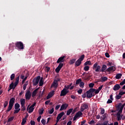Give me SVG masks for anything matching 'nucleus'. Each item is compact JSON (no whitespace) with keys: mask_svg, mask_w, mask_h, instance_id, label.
Returning a JSON list of instances; mask_svg holds the SVG:
<instances>
[{"mask_svg":"<svg viewBox=\"0 0 125 125\" xmlns=\"http://www.w3.org/2000/svg\"><path fill=\"white\" fill-rule=\"evenodd\" d=\"M108 80V78L106 77H104L101 78V80L100 81L101 83H103L104 82H106Z\"/></svg>","mask_w":125,"mask_h":125,"instance_id":"4be33fe9","label":"nucleus"},{"mask_svg":"<svg viewBox=\"0 0 125 125\" xmlns=\"http://www.w3.org/2000/svg\"><path fill=\"white\" fill-rule=\"evenodd\" d=\"M14 119V117H10L8 119V122L9 123V122H11L12 121H13Z\"/></svg>","mask_w":125,"mask_h":125,"instance_id":"a18cd8bd","label":"nucleus"},{"mask_svg":"<svg viewBox=\"0 0 125 125\" xmlns=\"http://www.w3.org/2000/svg\"><path fill=\"white\" fill-rule=\"evenodd\" d=\"M82 64V61H80V60H78L75 62V66L76 67H79Z\"/></svg>","mask_w":125,"mask_h":125,"instance_id":"a211bd4d","label":"nucleus"},{"mask_svg":"<svg viewBox=\"0 0 125 125\" xmlns=\"http://www.w3.org/2000/svg\"><path fill=\"white\" fill-rule=\"evenodd\" d=\"M15 109H20V104H15Z\"/></svg>","mask_w":125,"mask_h":125,"instance_id":"bb28decb","label":"nucleus"},{"mask_svg":"<svg viewBox=\"0 0 125 125\" xmlns=\"http://www.w3.org/2000/svg\"><path fill=\"white\" fill-rule=\"evenodd\" d=\"M124 94H125V92H121L119 93V95H120L121 96L124 95Z\"/></svg>","mask_w":125,"mask_h":125,"instance_id":"13d9d810","label":"nucleus"},{"mask_svg":"<svg viewBox=\"0 0 125 125\" xmlns=\"http://www.w3.org/2000/svg\"><path fill=\"white\" fill-rule=\"evenodd\" d=\"M72 125V121H69L67 123V125Z\"/></svg>","mask_w":125,"mask_h":125,"instance_id":"774afa93","label":"nucleus"},{"mask_svg":"<svg viewBox=\"0 0 125 125\" xmlns=\"http://www.w3.org/2000/svg\"><path fill=\"white\" fill-rule=\"evenodd\" d=\"M63 67V63H60L59 66L56 68V73H59L60 71V70H61V68Z\"/></svg>","mask_w":125,"mask_h":125,"instance_id":"9d476101","label":"nucleus"},{"mask_svg":"<svg viewBox=\"0 0 125 125\" xmlns=\"http://www.w3.org/2000/svg\"><path fill=\"white\" fill-rule=\"evenodd\" d=\"M82 83V79H79L76 80V84H79Z\"/></svg>","mask_w":125,"mask_h":125,"instance_id":"72a5a7b5","label":"nucleus"},{"mask_svg":"<svg viewBox=\"0 0 125 125\" xmlns=\"http://www.w3.org/2000/svg\"><path fill=\"white\" fill-rule=\"evenodd\" d=\"M69 92L68 90H67L66 88H63V96H65L67 93Z\"/></svg>","mask_w":125,"mask_h":125,"instance_id":"412c9836","label":"nucleus"},{"mask_svg":"<svg viewBox=\"0 0 125 125\" xmlns=\"http://www.w3.org/2000/svg\"><path fill=\"white\" fill-rule=\"evenodd\" d=\"M106 114H104L103 115H102V116L101 117V120L102 121H104V120H105V119H106Z\"/></svg>","mask_w":125,"mask_h":125,"instance_id":"7c9ffc66","label":"nucleus"},{"mask_svg":"<svg viewBox=\"0 0 125 125\" xmlns=\"http://www.w3.org/2000/svg\"><path fill=\"white\" fill-rule=\"evenodd\" d=\"M68 104H63V110H66V109H67V108H68Z\"/></svg>","mask_w":125,"mask_h":125,"instance_id":"c85d7f7f","label":"nucleus"},{"mask_svg":"<svg viewBox=\"0 0 125 125\" xmlns=\"http://www.w3.org/2000/svg\"><path fill=\"white\" fill-rule=\"evenodd\" d=\"M94 124H95V121H94V120H91L89 123V125H94Z\"/></svg>","mask_w":125,"mask_h":125,"instance_id":"09e8293b","label":"nucleus"},{"mask_svg":"<svg viewBox=\"0 0 125 125\" xmlns=\"http://www.w3.org/2000/svg\"><path fill=\"white\" fill-rule=\"evenodd\" d=\"M16 46L18 47L19 49H24V45L21 42H18L16 43Z\"/></svg>","mask_w":125,"mask_h":125,"instance_id":"20e7f679","label":"nucleus"},{"mask_svg":"<svg viewBox=\"0 0 125 125\" xmlns=\"http://www.w3.org/2000/svg\"><path fill=\"white\" fill-rule=\"evenodd\" d=\"M122 76H123L122 73H118L116 74L115 78L117 79V80H119L122 78Z\"/></svg>","mask_w":125,"mask_h":125,"instance_id":"aec40b11","label":"nucleus"},{"mask_svg":"<svg viewBox=\"0 0 125 125\" xmlns=\"http://www.w3.org/2000/svg\"><path fill=\"white\" fill-rule=\"evenodd\" d=\"M99 91H99V90H98V89H97V90H96L95 91V94H98V93H99Z\"/></svg>","mask_w":125,"mask_h":125,"instance_id":"052dcab7","label":"nucleus"},{"mask_svg":"<svg viewBox=\"0 0 125 125\" xmlns=\"http://www.w3.org/2000/svg\"><path fill=\"white\" fill-rule=\"evenodd\" d=\"M104 113H105V110L104 109H102L101 111V114L102 115H103V114H104Z\"/></svg>","mask_w":125,"mask_h":125,"instance_id":"bf43d9fd","label":"nucleus"},{"mask_svg":"<svg viewBox=\"0 0 125 125\" xmlns=\"http://www.w3.org/2000/svg\"><path fill=\"white\" fill-rule=\"evenodd\" d=\"M54 112V109L53 108H52V109H51L48 111L49 114H52Z\"/></svg>","mask_w":125,"mask_h":125,"instance_id":"ea45409f","label":"nucleus"},{"mask_svg":"<svg viewBox=\"0 0 125 125\" xmlns=\"http://www.w3.org/2000/svg\"><path fill=\"white\" fill-rule=\"evenodd\" d=\"M57 85H58V83H57V81H54L53 83L52 84L51 87H56L57 86Z\"/></svg>","mask_w":125,"mask_h":125,"instance_id":"2eb2a0df","label":"nucleus"},{"mask_svg":"<svg viewBox=\"0 0 125 125\" xmlns=\"http://www.w3.org/2000/svg\"><path fill=\"white\" fill-rule=\"evenodd\" d=\"M75 62H76V59H72L70 60V64H71V65L74 64V63H75Z\"/></svg>","mask_w":125,"mask_h":125,"instance_id":"58836bf2","label":"nucleus"},{"mask_svg":"<svg viewBox=\"0 0 125 125\" xmlns=\"http://www.w3.org/2000/svg\"><path fill=\"white\" fill-rule=\"evenodd\" d=\"M34 109H35L34 107H32L31 106H30L29 108V111H28V113H32V112H33V111H34Z\"/></svg>","mask_w":125,"mask_h":125,"instance_id":"473e14b6","label":"nucleus"},{"mask_svg":"<svg viewBox=\"0 0 125 125\" xmlns=\"http://www.w3.org/2000/svg\"><path fill=\"white\" fill-rule=\"evenodd\" d=\"M102 88H103V85H102L101 86L99 87L98 90L100 91Z\"/></svg>","mask_w":125,"mask_h":125,"instance_id":"680f3d73","label":"nucleus"},{"mask_svg":"<svg viewBox=\"0 0 125 125\" xmlns=\"http://www.w3.org/2000/svg\"><path fill=\"white\" fill-rule=\"evenodd\" d=\"M106 69H107V65L105 64H103L102 66V68L101 69V72L102 73H104V72L106 71Z\"/></svg>","mask_w":125,"mask_h":125,"instance_id":"4468645a","label":"nucleus"},{"mask_svg":"<svg viewBox=\"0 0 125 125\" xmlns=\"http://www.w3.org/2000/svg\"><path fill=\"white\" fill-rule=\"evenodd\" d=\"M72 112H73V108H70V109H68L67 111L66 115L67 116H70V114H71L72 113Z\"/></svg>","mask_w":125,"mask_h":125,"instance_id":"b1692460","label":"nucleus"},{"mask_svg":"<svg viewBox=\"0 0 125 125\" xmlns=\"http://www.w3.org/2000/svg\"><path fill=\"white\" fill-rule=\"evenodd\" d=\"M94 86V83H90L89 84V87H90L91 88H92Z\"/></svg>","mask_w":125,"mask_h":125,"instance_id":"de8ad7c7","label":"nucleus"},{"mask_svg":"<svg viewBox=\"0 0 125 125\" xmlns=\"http://www.w3.org/2000/svg\"><path fill=\"white\" fill-rule=\"evenodd\" d=\"M26 110V108L25 107V105H21V110L25 111Z\"/></svg>","mask_w":125,"mask_h":125,"instance_id":"4d7b16f0","label":"nucleus"},{"mask_svg":"<svg viewBox=\"0 0 125 125\" xmlns=\"http://www.w3.org/2000/svg\"><path fill=\"white\" fill-rule=\"evenodd\" d=\"M38 90H39V88L36 89L33 92H32V97H35L38 93Z\"/></svg>","mask_w":125,"mask_h":125,"instance_id":"f3484780","label":"nucleus"},{"mask_svg":"<svg viewBox=\"0 0 125 125\" xmlns=\"http://www.w3.org/2000/svg\"><path fill=\"white\" fill-rule=\"evenodd\" d=\"M113 102V101L110 99H108V101H107V104H110Z\"/></svg>","mask_w":125,"mask_h":125,"instance_id":"603ef678","label":"nucleus"},{"mask_svg":"<svg viewBox=\"0 0 125 125\" xmlns=\"http://www.w3.org/2000/svg\"><path fill=\"white\" fill-rule=\"evenodd\" d=\"M63 62V57H61L58 60L57 63H61Z\"/></svg>","mask_w":125,"mask_h":125,"instance_id":"a878e982","label":"nucleus"},{"mask_svg":"<svg viewBox=\"0 0 125 125\" xmlns=\"http://www.w3.org/2000/svg\"><path fill=\"white\" fill-rule=\"evenodd\" d=\"M105 57H106L107 58H109V57H110V55L108 53H105Z\"/></svg>","mask_w":125,"mask_h":125,"instance_id":"e2e57ef3","label":"nucleus"},{"mask_svg":"<svg viewBox=\"0 0 125 125\" xmlns=\"http://www.w3.org/2000/svg\"><path fill=\"white\" fill-rule=\"evenodd\" d=\"M113 123H111L110 124L108 125V121L104 122L103 123H98L96 125H113Z\"/></svg>","mask_w":125,"mask_h":125,"instance_id":"dca6fc26","label":"nucleus"},{"mask_svg":"<svg viewBox=\"0 0 125 125\" xmlns=\"http://www.w3.org/2000/svg\"><path fill=\"white\" fill-rule=\"evenodd\" d=\"M62 117H63V112H62L59 114H58L57 117V123H58V122H59V121L60 120V119H61Z\"/></svg>","mask_w":125,"mask_h":125,"instance_id":"ddd939ff","label":"nucleus"},{"mask_svg":"<svg viewBox=\"0 0 125 125\" xmlns=\"http://www.w3.org/2000/svg\"><path fill=\"white\" fill-rule=\"evenodd\" d=\"M26 122H27V116H26L24 118L22 119L21 125H24L25 124H26Z\"/></svg>","mask_w":125,"mask_h":125,"instance_id":"393cba45","label":"nucleus"},{"mask_svg":"<svg viewBox=\"0 0 125 125\" xmlns=\"http://www.w3.org/2000/svg\"><path fill=\"white\" fill-rule=\"evenodd\" d=\"M55 91H51L47 95L46 97V99H49V98H51L54 95Z\"/></svg>","mask_w":125,"mask_h":125,"instance_id":"9b49d317","label":"nucleus"},{"mask_svg":"<svg viewBox=\"0 0 125 125\" xmlns=\"http://www.w3.org/2000/svg\"><path fill=\"white\" fill-rule=\"evenodd\" d=\"M96 89H93L92 88H91L89 90H88V91H89L92 94H94L93 93V92H94L95 91Z\"/></svg>","mask_w":125,"mask_h":125,"instance_id":"2f4dec72","label":"nucleus"},{"mask_svg":"<svg viewBox=\"0 0 125 125\" xmlns=\"http://www.w3.org/2000/svg\"><path fill=\"white\" fill-rule=\"evenodd\" d=\"M84 71H88V70H89V66H85L84 67Z\"/></svg>","mask_w":125,"mask_h":125,"instance_id":"c03bdc74","label":"nucleus"},{"mask_svg":"<svg viewBox=\"0 0 125 125\" xmlns=\"http://www.w3.org/2000/svg\"><path fill=\"white\" fill-rule=\"evenodd\" d=\"M64 88H65V89L68 90L69 88H70V87L68 85H65Z\"/></svg>","mask_w":125,"mask_h":125,"instance_id":"0e129e2a","label":"nucleus"},{"mask_svg":"<svg viewBox=\"0 0 125 125\" xmlns=\"http://www.w3.org/2000/svg\"><path fill=\"white\" fill-rule=\"evenodd\" d=\"M7 105H8V102L6 101L4 103V108L6 107V106H7Z\"/></svg>","mask_w":125,"mask_h":125,"instance_id":"37998d69","label":"nucleus"},{"mask_svg":"<svg viewBox=\"0 0 125 125\" xmlns=\"http://www.w3.org/2000/svg\"><path fill=\"white\" fill-rule=\"evenodd\" d=\"M15 86H14V84L13 83H12L10 85V89H12V88L14 89L15 88Z\"/></svg>","mask_w":125,"mask_h":125,"instance_id":"c9c22d12","label":"nucleus"},{"mask_svg":"<svg viewBox=\"0 0 125 125\" xmlns=\"http://www.w3.org/2000/svg\"><path fill=\"white\" fill-rule=\"evenodd\" d=\"M86 98H91V97H93V96H95V94H92V93L90 92L89 91H86Z\"/></svg>","mask_w":125,"mask_h":125,"instance_id":"423d86ee","label":"nucleus"},{"mask_svg":"<svg viewBox=\"0 0 125 125\" xmlns=\"http://www.w3.org/2000/svg\"><path fill=\"white\" fill-rule=\"evenodd\" d=\"M84 58V55H82L80 58L78 59L80 61H83V59Z\"/></svg>","mask_w":125,"mask_h":125,"instance_id":"e433bc0d","label":"nucleus"},{"mask_svg":"<svg viewBox=\"0 0 125 125\" xmlns=\"http://www.w3.org/2000/svg\"><path fill=\"white\" fill-rule=\"evenodd\" d=\"M30 124H31V125H35V121H30Z\"/></svg>","mask_w":125,"mask_h":125,"instance_id":"69168bd1","label":"nucleus"},{"mask_svg":"<svg viewBox=\"0 0 125 125\" xmlns=\"http://www.w3.org/2000/svg\"><path fill=\"white\" fill-rule=\"evenodd\" d=\"M79 86H80V87H82V88L83 87V86H84V83L81 82L80 83Z\"/></svg>","mask_w":125,"mask_h":125,"instance_id":"4c0bfd02","label":"nucleus"},{"mask_svg":"<svg viewBox=\"0 0 125 125\" xmlns=\"http://www.w3.org/2000/svg\"><path fill=\"white\" fill-rule=\"evenodd\" d=\"M117 121H121V120H122V118H123V116L121 115V113L118 112L117 113Z\"/></svg>","mask_w":125,"mask_h":125,"instance_id":"6ab92c4d","label":"nucleus"},{"mask_svg":"<svg viewBox=\"0 0 125 125\" xmlns=\"http://www.w3.org/2000/svg\"><path fill=\"white\" fill-rule=\"evenodd\" d=\"M84 66H87V65H91V62H90V61H87L84 63Z\"/></svg>","mask_w":125,"mask_h":125,"instance_id":"f704fd0d","label":"nucleus"},{"mask_svg":"<svg viewBox=\"0 0 125 125\" xmlns=\"http://www.w3.org/2000/svg\"><path fill=\"white\" fill-rule=\"evenodd\" d=\"M120 88H121V86L120 85V84H116L113 88V90H114L115 91H116V90H119V89H120Z\"/></svg>","mask_w":125,"mask_h":125,"instance_id":"f8f14e48","label":"nucleus"},{"mask_svg":"<svg viewBox=\"0 0 125 125\" xmlns=\"http://www.w3.org/2000/svg\"><path fill=\"white\" fill-rule=\"evenodd\" d=\"M43 79L42 78L41 79H40V81L39 82V85L40 86H42L43 84V81H42Z\"/></svg>","mask_w":125,"mask_h":125,"instance_id":"cd10ccee","label":"nucleus"},{"mask_svg":"<svg viewBox=\"0 0 125 125\" xmlns=\"http://www.w3.org/2000/svg\"><path fill=\"white\" fill-rule=\"evenodd\" d=\"M41 123L43 125H45L46 123V121H45V120L44 119H42V121H41Z\"/></svg>","mask_w":125,"mask_h":125,"instance_id":"3c124183","label":"nucleus"},{"mask_svg":"<svg viewBox=\"0 0 125 125\" xmlns=\"http://www.w3.org/2000/svg\"><path fill=\"white\" fill-rule=\"evenodd\" d=\"M49 70H50V68H49V67H46L45 68V72H49Z\"/></svg>","mask_w":125,"mask_h":125,"instance_id":"6e6d98bb","label":"nucleus"},{"mask_svg":"<svg viewBox=\"0 0 125 125\" xmlns=\"http://www.w3.org/2000/svg\"><path fill=\"white\" fill-rule=\"evenodd\" d=\"M31 96L32 93H31V91L28 90L25 93V98L26 100H30Z\"/></svg>","mask_w":125,"mask_h":125,"instance_id":"39448f33","label":"nucleus"},{"mask_svg":"<svg viewBox=\"0 0 125 125\" xmlns=\"http://www.w3.org/2000/svg\"><path fill=\"white\" fill-rule=\"evenodd\" d=\"M10 78H11V81H13V80H14V78H15V74H12L11 75Z\"/></svg>","mask_w":125,"mask_h":125,"instance_id":"a19ab883","label":"nucleus"},{"mask_svg":"<svg viewBox=\"0 0 125 125\" xmlns=\"http://www.w3.org/2000/svg\"><path fill=\"white\" fill-rule=\"evenodd\" d=\"M77 92L79 93V94H82V93L83 92V89H80L78 90Z\"/></svg>","mask_w":125,"mask_h":125,"instance_id":"5fc2aeb1","label":"nucleus"},{"mask_svg":"<svg viewBox=\"0 0 125 125\" xmlns=\"http://www.w3.org/2000/svg\"><path fill=\"white\" fill-rule=\"evenodd\" d=\"M14 102H15V98H12L10 100L9 106L7 110V112H9V111H10V110H11V109H12V107H13V104H14Z\"/></svg>","mask_w":125,"mask_h":125,"instance_id":"f03ea898","label":"nucleus"},{"mask_svg":"<svg viewBox=\"0 0 125 125\" xmlns=\"http://www.w3.org/2000/svg\"><path fill=\"white\" fill-rule=\"evenodd\" d=\"M40 115H42L43 114V108H42L39 110Z\"/></svg>","mask_w":125,"mask_h":125,"instance_id":"79ce46f5","label":"nucleus"},{"mask_svg":"<svg viewBox=\"0 0 125 125\" xmlns=\"http://www.w3.org/2000/svg\"><path fill=\"white\" fill-rule=\"evenodd\" d=\"M88 108V104L86 103H83L80 107L81 112H83L84 110Z\"/></svg>","mask_w":125,"mask_h":125,"instance_id":"7ed1b4c3","label":"nucleus"},{"mask_svg":"<svg viewBox=\"0 0 125 125\" xmlns=\"http://www.w3.org/2000/svg\"><path fill=\"white\" fill-rule=\"evenodd\" d=\"M75 115L79 118V117H81V116L83 115V113H82L81 111H79Z\"/></svg>","mask_w":125,"mask_h":125,"instance_id":"c756f323","label":"nucleus"},{"mask_svg":"<svg viewBox=\"0 0 125 125\" xmlns=\"http://www.w3.org/2000/svg\"><path fill=\"white\" fill-rule=\"evenodd\" d=\"M93 70H94L95 72H96L97 73H99L101 72V66L98 65V63L96 62L93 64Z\"/></svg>","mask_w":125,"mask_h":125,"instance_id":"f257e3e1","label":"nucleus"},{"mask_svg":"<svg viewBox=\"0 0 125 125\" xmlns=\"http://www.w3.org/2000/svg\"><path fill=\"white\" fill-rule=\"evenodd\" d=\"M120 85H124L125 84V79H124L121 83H120Z\"/></svg>","mask_w":125,"mask_h":125,"instance_id":"864d4df0","label":"nucleus"},{"mask_svg":"<svg viewBox=\"0 0 125 125\" xmlns=\"http://www.w3.org/2000/svg\"><path fill=\"white\" fill-rule=\"evenodd\" d=\"M116 99H117V100H119V99H121V98H122V96H121L120 95H117L116 97Z\"/></svg>","mask_w":125,"mask_h":125,"instance_id":"49530a36","label":"nucleus"},{"mask_svg":"<svg viewBox=\"0 0 125 125\" xmlns=\"http://www.w3.org/2000/svg\"><path fill=\"white\" fill-rule=\"evenodd\" d=\"M20 110H21V109H16L15 110V111L14 112V114H17V113H19Z\"/></svg>","mask_w":125,"mask_h":125,"instance_id":"8fccbe9b","label":"nucleus"},{"mask_svg":"<svg viewBox=\"0 0 125 125\" xmlns=\"http://www.w3.org/2000/svg\"><path fill=\"white\" fill-rule=\"evenodd\" d=\"M106 72H114V71H116V67H115L114 66H110L108 67L106 70Z\"/></svg>","mask_w":125,"mask_h":125,"instance_id":"1a4fd4ad","label":"nucleus"},{"mask_svg":"<svg viewBox=\"0 0 125 125\" xmlns=\"http://www.w3.org/2000/svg\"><path fill=\"white\" fill-rule=\"evenodd\" d=\"M78 118V117L75 115L73 118V121H76V120H77V118Z\"/></svg>","mask_w":125,"mask_h":125,"instance_id":"338daca9","label":"nucleus"},{"mask_svg":"<svg viewBox=\"0 0 125 125\" xmlns=\"http://www.w3.org/2000/svg\"><path fill=\"white\" fill-rule=\"evenodd\" d=\"M117 110H118V113H123V109L124 108H122V103H120L119 105L117 106Z\"/></svg>","mask_w":125,"mask_h":125,"instance_id":"6e6552de","label":"nucleus"},{"mask_svg":"<svg viewBox=\"0 0 125 125\" xmlns=\"http://www.w3.org/2000/svg\"><path fill=\"white\" fill-rule=\"evenodd\" d=\"M41 80V77L38 76L36 79H34L33 81L34 85H37Z\"/></svg>","mask_w":125,"mask_h":125,"instance_id":"0eeeda50","label":"nucleus"},{"mask_svg":"<svg viewBox=\"0 0 125 125\" xmlns=\"http://www.w3.org/2000/svg\"><path fill=\"white\" fill-rule=\"evenodd\" d=\"M21 102V106H25V99H21L20 100Z\"/></svg>","mask_w":125,"mask_h":125,"instance_id":"5701e85b","label":"nucleus"}]
</instances>
